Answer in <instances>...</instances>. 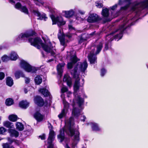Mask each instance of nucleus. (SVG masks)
I'll list each match as a JSON object with an SVG mask.
<instances>
[{"instance_id":"nucleus-59","label":"nucleus","mask_w":148,"mask_h":148,"mask_svg":"<svg viewBox=\"0 0 148 148\" xmlns=\"http://www.w3.org/2000/svg\"><path fill=\"white\" fill-rule=\"evenodd\" d=\"M53 60V59H51V60H48V62H51Z\"/></svg>"},{"instance_id":"nucleus-32","label":"nucleus","mask_w":148,"mask_h":148,"mask_svg":"<svg viewBox=\"0 0 148 148\" xmlns=\"http://www.w3.org/2000/svg\"><path fill=\"white\" fill-rule=\"evenodd\" d=\"M17 116L14 114L10 115L8 117L9 119L11 121L15 122L17 120Z\"/></svg>"},{"instance_id":"nucleus-18","label":"nucleus","mask_w":148,"mask_h":148,"mask_svg":"<svg viewBox=\"0 0 148 148\" xmlns=\"http://www.w3.org/2000/svg\"><path fill=\"white\" fill-rule=\"evenodd\" d=\"M10 136L12 137L16 138L19 136V132L14 129H10L8 130Z\"/></svg>"},{"instance_id":"nucleus-50","label":"nucleus","mask_w":148,"mask_h":148,"mask_svg":"<svg viewBox=\"0 0 148 148\" xmlns=\"http://www.w3.org/2000/svg\"><path fill=\"white\" fill-rule=\"evenodd\" d=\"M45 134H43L41 136H40L39 137L40 138L41 140H44L45 138Z\"/></svg>"},{"instance_id":"nucleus-57","label":"nucleus","mask_w":148,"mask_h":148,"mask_svg":"<svg viewBox=\"0 0 148 148\" xmlns=\"http://www.w3.org/2000/svg\"><path fill=\"white\" fill-rule=\"evenodd\" d=\"M66 36L68 37L69 38H70L71 36L70 35H66Z\"/></svg>"},{"instance_id":"nucleus-5","label":"nucleus","mask_w":148,"mask_h":148,"mask_svg":"<svg viewBox=\"0 0 148 148\" xmlns=\"http://www.w3.org/2000/svg\"><path fill=\"white\" fill-rule=\"evenodd\" d=\"M103 43L99 42L95 47H91L92 51L88 56V59L91 64H95L97 62V57L96 55L98 54L103 47Z\"/></svg>"},{"instance_id":"nucleus-61","label":"nucleus","mask_w":148,"mask_h":148,"mask_svg":"<svg viewBox=\"0 0 148 148\" xmlns=\"http://www.w3.org/2000/svg\"><path fill=\"white\" fill-rule=\"evenodd\" d=\"M108 21V19H106V20L105 22H106V21Z\"/></svg>"},{"instance_id":"nucleus-62","label":"nucleus","mask_w":148,"mask_h":148,"mask_svg":"<svg viewBox=\"0 0 148 148\" xmlns=\"http://www.w3.org/2000/svg\"><path fill=\"white\" fill-rule=\"evenodd\" d=\"M63 96V95L62 94V95H61V97H62Z\"/></svg>"},{"instance_id":"nucleus-28","label":"nucleus","mask_w":148,"mask_h":148,"mask_svg":"<svg viewBox=\"0 0 148 148\" xmlns=\"http://www.w3.org/2000/svg\"><path fill=\"white\" fill-rule=\"evenodd\" d=\"M6 83L8 86H11L13 84V79L11 77H8L6 79Z\"/></svg>"},{"instance_id":"nucleus-20","label":"nucleus","mask_w":148,"mask_h":148,"mask_svg":"<svg viewBox=\"0 0 148 148\" xmlns=\"http://www.w3.org/2000/svg\"><path fill=\"white\" fill-rule=\"evenodd\" d=\"M130 1V0H123V1H122L121 0H119L118 4H116L110 7V8L112 10H115L117 8L118 5H121L123 3H129Z\"/></svg>"},{"instance_id":"nucleus-36","label":"nucleus","mask_w":148,"mask_h":148,"mask_svg":"<svg viewBox=\"0 0 148 148\" xmlns=\"http://www.w3.org/2000/svg\"><path fill=\"white\" fill-rule=\"evenodd\" d=\"M20 10L25 14H28V10L25 6H22V7L21 8Z\"/></svg>"},{"instance_id":"nucleus-26","label":"nucleus","mask_w":148,"mask_h":148,"mask_svg":"<svg viewBox=\"0 0 148 148\" xmlns=\"http://www.w3.org/2000/svg\"><path fill=\"white\" fill-rule=\"evenodd\" d=\"M3 125L7 128H14V126L12 123L8 121L4 122L3 123Z\"/></svg>"},{"instance_id":"nucleus-2","label":"nucleus","mask_w":148,"mask_h":148,"mask_svg":"<svg viewBox=\"0 0 148 148\" xmlns=\"http://www.w3.org/2000/svg\"><path fill=\"white\" fill-rule=\"evenodd\" d=\"M66 127H63L60 131V134L58 135V139L62 142L64 140H67L68 139L65 138L64 136V132L68 135L74 137L73 139L72 145L73 146H75L79 141V133L78 130L75 129L74 126L73 119V118L69 119L68 122L66 124Z\"/></svg>"},{"instance_id":"nucleus-8","label":"nucleus","mask_w":148,"mask_h":148,"mask_svg":"<svg viewBox=\"0 0 148 148\" xmlns=\"http://www.w3.org/2000/svg\"><path fill=\"white\" fill-rule=\"evenodd\" d=\"M48 127L49 130V136L47 139L48 146L47 148H53L52 143L55 137V134L53 130V127L50 123H48Z\"/></svg>"},{"instance_id":"nucleus-1","label":"nucleus","mask_w":148,"mask_h":148,"mask_svg":"<svg viewBox=\"0 0 148 148\" xmlns=\"http://www.w3.org/2000/svg\"><path fill=\"white\" fill-rule=\"evenodd\" d=\"M88 67L86 60H85L83 62H79L71 71V73L73 76L75 80L74 86V95L75 98L73 100L74 105L72 110V115L75 117L78 116L80 114L81 109H82V106L84 104V99L81 98L77 94V91L79 90V80L80 78L79 75L77 74V71L84 72Z\"/></svg>"},{"instance_id":"nucleus-24","label":"nucleus","mask_w":148,"mask_h":148,"mask_svg":"<svg viewBox=\"0 0 148 148\" xmlns=\"http://www.w3.org/2000/svg\"><path fill=\"white\" fill-rule=\"evenodd\" d=\"M34 116L35 119L38 121H42L43 118V116L38 112H36L34 114Z\"/></svg>"},{"instance_id":"nucleus-7","label":"nucleus","mask_w":148,"mask_h":148,"mask_svg":"<svg viewBox=\"0 0 148 148\" xmlns=\"http://www.w3.org/2000/svg\"><path fill=\"white\" fill-rule=\"evenodd\" d=\"M67 58L69 61L67 64L69 69H71L77 62L79 60L75 55V52L74 51H71L67 53Z\"/></svg>"},{"instance_id":"nucleus-45","label":"nucleus","mask_w":148,"mask_h":148,"mask_svg":"<svg viewBox=\"0 0 148 148\" xmlns=\"http://www.w3.org/2000/svg\"><path fill=\"white\" fill-rule=\"evenodd\" d=\"M69 29L70 31H75V29L71 25H69Z\"/></svg>"},{"instance_id":"nucleus-38","label":"nucleus","mask_w":148,"mask_h":148,"mask_svg":"<svg viewBox=\"0 0 148 148\" xmlns=\"http://www.w3.org/2000/svg\"><path fill=\"white\" fill-rule=\"evenodd\" d=\"M7 130L4 127H0V134H4L6 132Z\"/></svg>"},{"instance_id":"nucleus-60","label":"nucleus","mask_w":148,"mask_h":148,"mask_svg":"<svg viewBox=\"0 0 148 148\" xmlns=\"http://www.w3.org/2000/svg\"><path fill=\"white\" fill-rule=\"evenodd\" d=\"M76 19L77 20H79V18H78L77 17H76Z\"/></svg>"},{"instance_id":"nucleus-41","label":"nucleus","mask_w":148,"mask_h":148,"mask_svg":"<svg viewBox=\"0 0 148 148\" xmlns=\"http://www.w3.org/2000/svg\"><path fill=\"white\" fill-rule=\"evenodd\" d=\"M106 72V70L104 69H101V76H103Z\"/></svg>"},{"instance_id":"nucleus-23","label":"nucleus","mask_w":148,"mask_h":148,"mask_svg":"<svg viewBox=\"0 0 148 148\" xmlns=\"http://www.w3.org/2000/svg\"><path fill=\"white\" fill-rule=\"evenodd\" d=\"M9 57L10 58V60H16L18 58V56L16 52L12 51L10 54Z\"/></svg>"},{"instance_id":"nucleus-55","label":"nucleus","mask_w":148,"mask_h":148,"mask_svg":"<svg viewBox=\"0 0 148 148\" xmlns=\"http://www.w3.org/2000/svg\"><path fill=\"white\" fill-rule=\"evenodd\" d=\"M24 91L25 93H27L28 91L27 89L26 88H25L24 89Z\"/></svg>"},{"instance_id":"nucleus-54","label":"nucleus","mask_w":148,"mask_h":148,"mask_svg":"<svg viewBox=\"0 0 148 148\" xmlns=\"http://www.w3.org/2000/svg\"><path fill=\"white\" fill-rule=\"evenodd\" d=\"M9 1L11 2L12 4H14L15 3V1L14 0H9Z\"/></svg>"},{"instance_id":"nucleus-31","label":"nucleus","mask_w":148,"mask_h":148,"mask_svg":"<svg viewBox=\"0 0 148 148\" xmlns=\"http://www.w3.org/2000/svg\"><path fill=\"white\" fill-rule=\"evenodd\" d=\"M92 128L93 130L99 131L100 130V128L99 127L98 124L96 123H92Z\"/></svg>"},{"instance_id":"nucleus-27","label":"nucleus","mask_w":148,"mask_h":148,"mask_svg":"<svg viewBox=\"0 0 148 148\" xmlns=\"http://www.w3.org/2000/svg\"><path fill=\"white\" fill-rule=\"evenodd\" d=\"M101 13L103 17H107L109 14L108 9L107 8L103 9Z\"/></svg>"},{"instance_id":"nucleus-53","label":"nucleus","mask_w":148,"mask_h":148,"mask_svg":"<svg viewBox=\"0 0 148 148\" xmlns=\"http://www.w3.org/2000/svg\"><path fill=\"white\" fill-rule=\"evenodd\" d=\"M108 49V45L107 44H106L104 47V50H107Z\"/></svg>"},{"instance_id":"nucleus-47","label":"nucleus","mask_w":148,"mask_h":148,"mask_svg":"<svg viewBox=\"0 0 148 148\" xmlns=\"http://www.w3.org/2000/svg\"><path fill=\"white\" fill-rule=\"evenodd\" d=\"M96 5L98 8H100L102 7L103 5L102 3H99L98 2H95Z\"/></svg>"},{"instance_id":"nucleus-9","label":"nucleus","mask_w":148,"mask_h":148,"mask_svg":"<svg viewBox=\"0 0 148 148\" xmlns=\"http://www.w3.org/2000/svg\"><path fill=\"white\" fill-rule=\"evenodd\" d=\"M20 65L22 68L28 72L34 73L37 70V68L32 66L26 61L23 60L21 61Z\"/></svg>"},{"instance_id":"nucleus-64","label":"nucleus","mask_w":148,"mask_h":148,"mask_svg":"<svg viewBox=\"0 0 148 148\" xmlns=\"http://www.w3.org/2000/svg\"><path fill=\"white\" fill-rule=\"evenodd\" d=\"M133 25V24H132V23H131V25Z\"/></svg>"},{"instance_id":"nucleus-44","label":"nucleus","mask_w":148,"mask_h":148,"mask_svg":"<svg viewBox=\"0 0 148 148\" xmlns=\"http://www.w3.org/2000/svg\"><path fill=\"white\" fill-rule=\"evenodd\" d=\"M119 11L116 12L115 13L112 12V15L113 17L115 18L119 15Z\"/></svg>"},{"instance_id":"nucleus-29","label":"nucleus","mask_w":148,"mask_h":148,"mask_svg":"<svg viewBox=\"0 0 148 148\" xmlns=\"http://www.w3.org/2000/svg\"><path fill=\"white\" fill-rule=\"evenodd\" d=\"M15 75L17 79L21 77H25V75L21 71H16L15 73Z\"/></svg>"},{"instance_id":"nucleus-25","label":"nucleus","mask_w":148,"mask_h":148,"mask_svg":"<svg viewBox=\"0 0 148 148\" xmlns=\"http://www.w3.org/2000/svg\"><path fill=\"white\" fill-rule=\"evenodd\" d=\"M29 104L27 101H23L19 103V106L21 108L25 109L29 106Z\"/></svg>"},{"instance_id":"nucleus-43","label":"nucleus","mask_w":148,"mask_h":148,"mask_svg":"<svg viewBox=\"0 0 148 148\" xmlns=\"http://www.w3.org/2000/svg\"><path fill=\"white\" fill-rule=\"evenodd\" d=\"M2 146L3 148H14L13 147H10L7 143L3 144Z\"/></svg>"},{"instance_id":"nucleus-48","label":"nucleus","mask_w":148,"mask_h":148,"mask_svg":"<svg viewBox=\"0 0 148 148\" xmlns=\"http://www.w3.org/2000/svg\"><path fill=\"white\" fill-rule=\"evenodd\" d=\"M129 6V5L127 4V5H126V6H125L122 7H121V10H126V9H127V8Z\"/></svg>"},{"instance_id":"nucleus-37","label":"nucleus","mask_w":148,"mask_h":148,"mask_svg":"<svg viewBox=\"0 0 148 148\" xmlns=\"http://www.w3.org/2000/svg\"><path fill=\"white\" fill-rule=\"evenodd\" d=\"M35 4L37 5H40V4L43 5L44 2L42 0H34Z\"/></svg>"},{"instance_id":"nucleus-13","label":"nucleus","mask_w":148,"mask_h":148,"mask_svg":"<svg viewBox=\"0 0 148 148\" xmlns=\"http://www.w3.org/2000/svg\"><path fill=\"white\" fill-rule=\"evenodd\" d=\"M58 37L61 45L63 46L65 44L64 40L65 36L63 34L62 30V29H60L59 30Z\"/></svg>"},{"instance_id":"nucleus-34","label":"nucleus","mask_w":148,"mask_h":148,"mask_svg":"<svg viewBox=\"0 0 148 148\" xmlns=\"http://www.w3.org/2000/svg\"><path fill=\"white\" fill-rule=\"evenodd\" d=\"M13 100L11 98L7 99L5 101L6 104L8 106H11L13 103Z\"/></svg>"},{"instance_id":"nucleus-56","label":"nucleus","mask_w":148,"mask_h":148,"mask_svg":"<svg viewBox=\"0 0 148 148\" xmlns=\"http://www.w3.org/2000/svg\"><path fill=\"white\" fill-rule=\"evenodd\" d=\"M83 42V40H82V38H80V41H79V43H82V42Z\"/></svg>"},{"instance_id":"nucleus-17","label":"nucleus","mask_w":148,"mask_h":148,"mask_svg":"<svg viewBox=\"0 0 148 148\" xmlns=\"http://www.w3.org/2000/svg\"><path fill=\"white\" fill-rule=\"evenodd\" d=\"M139 7L143 8H148V0H147L144 2L137 3L134 8H133V10H135V8Z\"/></svg>"},{"instance_id":"nucleus-58","label":"nucleus","mask_w":148,"mask_h":148,"mask_svg":"<svg viewBox=\"0 0 148 148\" xmlns=\"http://www.w3.org/2000/svg\"><path fill=\"white\" fill-rule=\"evenodd\" d=\"M65 148H70L67 144L65 146Z\"/></svg>"},{"instance_id":"nucleus-52","label":"nucleus","mask_w":148,"mask_h":148,"mask_svg":"<svg viewBox=\"0 0 148 148\" xmlns=\"http://www.w3.org/2000/svg\"><path fill=\"white\" fill-rule=\"evenodd\" d=\"M86 119V117L84 115H83L81 117V120L83 121H85V119Z\"/></svg>"},{"instance_id":"nucleus-3","label":"nucleus","mask_w":148,"mask_h":148,"mask_svg":"<svg viewBox=\"0 0 148 148\" xmlns=\"http://www.w3.org/2000/svg\"><path fill=\"white\" fill-rule=\"evenodd\" d=\"M45 44L42 42V40L40 38L36 37L34 38H30L29 39V41L31 45L34 46L38 49H40L41 46L43 49L47 53H50L51 55L54 57L55 56L56 49L53 47L49 40L47 37H42Z\"/></svg>"},{"instance_id":"nucleus-15","label":"nucleus","mask_w":148,"mask_h":148,"mask_svg":"<svg viewBox=\"0 0 148 148\" xmlns=\"http://www.w3.org/2000/svg\"><path fill=\"white\" fill-rule=\"evenodd\" d=\"M33 13L34 14L38 17V19L40 20H42L43 19L46 20V19L47 18L46 17V15L45 14L41 15L40 13L38 10H33Z\"/></svg>"},{"instance_id":"nucleus-12","label":"nucleus","mask_w":148,"mask_h":148,"mask_svg":"<svg viewBox=\"0 0 148 148\" xmlns=\"http://www.w3.org/2000/svg\"><path fill=\"white\" fill-rule=\"evenodd\" d=\"M63 103L64 104V108L58 116L60 119H62L65 116L69 107V103L64 100H63Z\"/></svg>"},{"instance_id":"nucleus-10","label":"nucleus","mask_w":148,"mask_h":148,"mask_svg":"<svg viewBox=\"0 0 148 148\" xmlns=\"http://www.w3.org/2000/svg\"><path fill=\"white\" fill-rule=\"evenodd\" d=\"M102 18L97 14L92 13L90 14L88 18L87 21L90 23L97 22L101 20Z\"/></svg>"},{"instance_id":"nucleus-14","label":"nucleus","mask_w":148,"mask_h":148,"mask_svg":"<svg viewBox=\"0 0 148 148\" xmlns=\"http://www.w3.org/2000/svg\"><path fill=\"white\" fill-rule=\"evenodd\" d=\"M34 102L37 105L39 106H42L44 104L43 99L39 96H36L34 99Z\"/></svg>"},{"instance_id":"nucleus-46","label":"nucleus","mask_w":148,"mask_h":148,"mask_svg":"<svg viewBox=\"0 0 148 148\" xmlns=\"http://www.w3.org/2000/svg\"><path fill=\"white\" fill-rule=\"evenodd\" d=\"M5 77V74L3 72H0V80H2Z\"/></svg>"},{"instance_id":"nucleus-39","label":"nucleus","mask_w":148,"mask_h":148,"mask_svg":"<svg viewBox=\"0 0 148 148\" xmlns=\"http://www.w3.org/2000/svg\"><path fill=\"white\" fill-rule=\"evenodd\" d=\"M22 6L21 5V3H17L15 5V7L16 9L19 10H20L21 8L22 7Z\"/></svg>"},{"instance_id":"nucleus-33","label":"nucleus","mask_w":148,"mask_h":148,"mask_svg":"<svg viewBox=\"0 0 148 148\" xmlns=\"http://www.w3.org/2000/svg\"><path fill=\"white\" fill-rule=\"evenodd\" d=\"M35 82L36 84H40L42 82V77L39 76H37L35 79Z\"/></svg>"},{"instance_id":"nucleus-40","label":"nucleus","mask_w":148,"mask_h":148,"mask_svg":"<svg viewBox=\"0 0 148 148\" xmlns=\"http://www.w3.org/2000/svg\"><path fill=\"white\" fill-rule=\"evenodd\" d=\"M7 139L10 143H11L13 142H14L15 143H16L17 144L18 143L17 142V141H16V140H14L12 139L9 137H8L7 138Z\"/></svg>"},{"instance_id":"nucleus-42","label":"nucleus","mask_w":148,"mask_h":148,"mask_svg":"<svg viewBox=\"0 0 148 148\" xmlns=\"http://www.w3.org/2000/svg\"><path fill=\"white\" fill-rule=\"evenodd\" d=\"M67 90V88L66 87L64 86H63L61 88V91L62 93H64L65 92H66Z\"/></svg>"},{"instance_id":"nucleus-49","label":"nucleus","mask_w":148,"mask_h":148,"mask_svg":"<svg viewBox=\"0 0 148 148\" xmlns=\"http://www.w3.org/2000/svg\"><path fill=\"white\" fill-rule=\"evenodd\" d=\"M25 82L26 84H28L30 81V79L28 77H26L25 78Z\"/></svg>"},{"instance_id":"nucleus-35","label":"nucleus","mask_w":148,"mask_h":148,"mask_svg":"<svg viewBox=\"0 0 148 148\" xmlns=\"http://www.w3.org/2000/svg\"><path fill=\"white\" fill-rule=\"evenodd\" d=\"M1 60L3 62H7L10 60V58L9 56H7L6 55H4L1 57Z\"/></svg>"},{"instance_id":"nucleus-16","label":"nucleus","mask_w":148,"mask_h":148,"mask_svg":"<svg viewBox=\"0 0 148 148\" xmlns=\"http://www.w3.org/2000/svg\"><path fill=\"white\" fill-rule=\"evenodd\" d=\"M64 16L67 18H70L72 17L75 14V11L73 10H71L69 11H63Z\"/></svg>"},{"instance_id":"nucleus-30","label":"nucleus","mask_w":148,"mask_h":148,"mask_svg":"<svg viewBox=\"0 0 148 148\" xmlns=\"http://www.w3.org/2000/svg\"><path fill=\"white\" fill-rule=\"evenodd\" d=\"M16 128L19 131H22L24 129V127L22 124L20 122H17L16 123Z\"/></svg>"},{"instance_id":"nucleus-22","label":"nucleus","mask_w":148,"mask_h":148,"mask_svg":"<svg viewBox=\"0 0 148 148\" xmlns=\"http://www.w3.org/2000/svg\"><path fill=\"white\" fill-rule=\"evenodd\" d=\"M38 91L45 96H48L49 95V92L48 89L46 88H40Z\"/></svg>"},{"instance_id":"nucleus-21","label":"nucleus","mask_w":148,"mask_h":148,"mask_svg":"<svg viewBox=\"0 0 148 148\" xmlns=\"http://www.w3.org/2000/svg\"><path fill=\"white\" fill-rule=\"evenodd\" d=\"M63 81L64 82H66L67 83V85L69 86H71L72 83L71 79V77H69V75H64Z\"/></svg>"},{"instance_id":"nucleus-51","label":"nucleus","mask_w":148,"mask_h":148,"mask_svg":"<svg viewBox=\"0 0 148 148\" xmlns=\"http://www.w3.org/2000/svg\"><path fill=\"white\" fill-rule=\"evenodd\" d=\"M78 12L79 13L82 15L84 14L85 13V11L80 10H78Z\"/></svg>"},{"instance_id":"nucleus-63","label":"nucleus","mask_w":148,"mask_h":148,"mask_svg":"<svg viewBox=\"0 0 148 148\" xmlns=\"http://www.w3.org/2000/svg\"><path fill=\"white\" fill-rule=\"evenodd\" d=\"M147 68L148 69V65H147Z\"/></svg>"},{"instance_id":"nucleus-19","label":"nucleus","mask_w":148,"mask_h":148,"mask_svg":"<svg viewBox=\"0 0 148 148\" xmlns=\"http://www.w3.org/2000/svg\"><path fill=\"white\" fill-rule=\"evenodd\" d=\"M65 64L64 63H62L59 64L57 66V70L59 75H60V77L62 76V74L63 72V70L64 68Z\"/></svg>"},{"instance_id":"nucleus-6","label":"nucleus","mask_w":148,"mask_h":148,"mask_svg":"<svg viewBox=\"0 0 148 148\" xmlns=\"http://www.w3.org/2000/svg\"><path fill=\"white\" fill-rule=\"evenodd\" d=\"M48 8L49 12L52 14L50 15V16L52 21L53 25L56 23L58 26H60L64 25L65 24V22L63 21L62 17L60 16L55 17L53 14L57 12V10L56 9L53 8L49 7H48Z\"/></svg>"},{"instance_id":"nucleus-4","label":"nucleus","mask_w":148,"mask_h":148,"mask_svg":"<svg viewBox=\"0 0 148 148\" xmlns=\"http://www.w3.org/2000/svg\"><path fill=\"white\" fill-rule=\"evenodd\" d=\"M123 20V24L119 26L117 30L106 36V39L108 41L110 40L111 41L113 40V36L112 35L114 33H116V34L114 37V39L116 40L117 39L118 41L121 38L123 31L129 25L128 24L129 23L128 20L127 18H124Z\"/></svg>"},{"instance_id":"nucleus-11","label":"nucleus","mask_w":148,"mask_h":148,"mask_svg":"<svg viewBox=\"0 0 148 148\" xmlns=\"http://www.w3.org/2000/svg\"><path fill=\"white\" fill-rule=\"evenodd\" d=\"M35 33L33 31H30L28 32L22 33L19 34L16 38L17 41H18L21 39H24L29 37L35 35Z\"/></svg>"}]
</instances>
